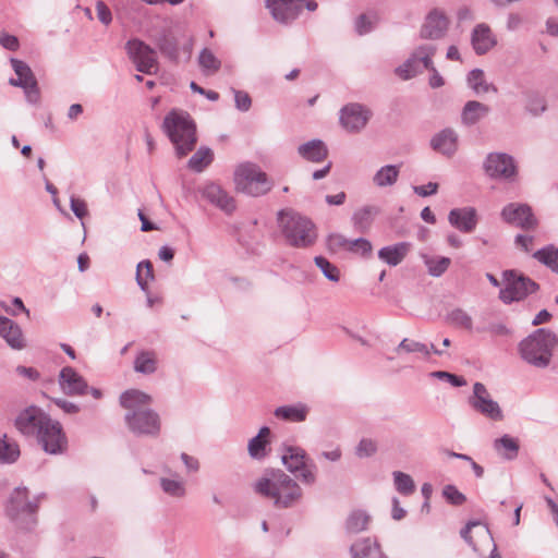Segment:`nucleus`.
<instances>
[{
  "mask_svg": "<svg viewBox=\"0 0 558 558\" xmlns=\"http://www.w3.org/2000/svg\"><path fill=\"white\" fill-rule=\"evenodd\" d=\"M0 45L10 51H16L20 48L17 37L5 32H0Z\"/></svg>",
  "mask_w": 558,
  "mask_h": 558,
  "instance_id": "nucleus-58",
  "label": "nucleus"
},
{
  "mask_svg": "<svg viewBox=\"0 0 558 558\" xmlns=\"http://www.w3.org/2000/svg\"><path fill=\"white\" fill-rule=\"evenodd\" d=\"M351 241L347 239L344 235L339 233H332L327 239V246L329 251L337 253L341 250L350 251L351 250Z\"/></svg>",
  "mask_w": 558,
  "mask_h": 558,
  "instance_id": "nucleus-51",
  "label": "nucleus"
},
{
  "mask_svg": "<svg viewBox=\"0 0 558 558\" xmlns=\"http://www.w3.org/2000/svg\"><path fill=\"white\" fill-rule=\"evenodd\" d=\"M448 220L456 229L464 233H470L477 225L476 210L473 207L451 209L448 215Z\"/></svg>",
  "mask_w": 558,
  "mask_h": 558,
  "instance_id": "nucleus-24",
  "label": "nucleus"
},
{
  "mask_svg": "<svg viewBox=\"0 0 558 558\" xmlns=\"http://www.w3.org/2000/svg\"><path fill=\"white\" fill-rule=\"evenodd\" d=\"M161 129L173 144L179 158L186 156L195 148L196 125L187 112L171 110L165 117Z\"/></svg>",
  "mask_w": 558,
  "mask_h": 558,
  "instance_id": "nucleus-3",
  "label": "nucleus"
},
{
  "mask_svg": "<svg viewBox=\"0 0 558 558\" xmlns=\"http://www.w3.org/2000/svg\"><path fill=\"white\" fill-rule=\"evenodd\" d=\"M304 2L305 0H267L266 5L276 21L289 23L299 16Z\"/></svg>",
  "mask_w": 558,
  "mask_h": 558,
  "instance_id": "nucleus-20",
  "label": "nucleus"
},
{
  "mask_svg": "<svg viewBox=\"0 0 558 558\" xmlns=\"http://www.w3.org/2000/svg\"><path fill=\"white\" fill-rule=\"evenodd\" d=\"M52 401L60 410H62L66 414H76L80 412V407L76 403L71 402L69 400H65L63 398H54L52 399Z\"/></svg>",
  "mask_w": 558,
  "mask_h": 558,
  "instance_id": "nucleus-59",
  "label": "nucleus"
},
{
  "mask_svg": "<svg viewBox=\"0 0 558 558\" xmlns=\"http://www.w3.org/2000/svg\"><path fill=\"white\" fill-rule=\"evenodd\" d=\"M500 215L507 223L525 230L534 229L537 225L531 207L526 204L510 203L502 208Z\"/></svg>",
  "mask_w": 558,
  "mask_h": 558,
  "instance_id": "nucleus-18",
  "label": "nucleus"
},
{
  "mask_svg": "<svg viewBox=\"0 0 558 558\" xmlns=\"http://www.w3.org/2000/svg\"><path fill=\"white\" fill-rule=\"evenodd\" d=\"M400 172L399 166L387 165L381 167L373 177V182L376 186L386 187L391 186L398 180Z\"/></svg>",
  "mask_w": 558,
  "mask_h": 558,
  "instance_id": "nucleus-37",
  "label": "nucleus"
},
{
  "mask_svg": "<svg viewBox=\"0 0 558 558\" xmlns=\"http://www.w3.org/2000/svg\"><path fill=\"white\" fill-rule=\"evenodd\" d=\"M395 352L397 354H400L402 352H407V353H421L425 357H428L432 353H434L436 355H441L442 354V351L438 350L437 348H435L434 344H430V347H428L425 343H422V342H418V341H415V340H410L408 338H404L398 344V347L395 349Z\"/></svg>",
  "mask_w": 558,
  "mask_h": 558,
  "instance_id": "nucleus-34",
  "label": "nucleus"
},
{
  "mask_svg": "<svg viewBox=\"0 0 558 558\" xmlns=\"http://www.w3.org/2000/svg\"><path fill=\"white\" fill-rule=\"evenodd\" d=\"M315 264L328 280L333 282L339 281V269L335 265H332L327 258L323 256H317L315 257Z\"/></svg>",
  "mask_w": 558,
  "mask_h": 558,
  "instance_id": "nucleus-49",
  "label": "nucleus"
},
{
  "mask_svg": "<svg viewBox=\"0 0 558 558\" xmlns=\"http://www.w3.org/2000/svg\"><path fill=\"white\" fill-rule=\"evenodd\" d=\"M234 92V100H235V107L240 111H248L252 106V99L250 95L242 90H233Z\"/></svg>",
  "mask_w": 558,
  "mask_h": 558,
  "instance_id": "nucleus-57",
  "label": "nucleus"
},
{
  "mask_svg": "<svg viewBox=\"0 0 558 558\" xmlns=\"http://www.w3.org/2000/svg\"><path fill=\"white\" fill-rule=\"evenodd\" d=\"M469 404L477 413L492 421H501L504 418L502 410L498 402L493 400L485 385L475 383L473 393L469 397Z\"/></svg>",
  "mask_w": 558,
  "mask_h": 558,
  "instance_id": "nucleus-14",
  "label": "nucleus"
},
{
  "mask_svg": "<svg viewBox=\"0 0 558 558\" xmlns=\"http://www.w3.org/2000/svg\"><path fill=\"white\" fill-rule=\"evenodd\" d=\"M378 214L379 208L374 205H367L359 208L353 213L351 218L353 228L361 233L367 232Z\"/></svg>",
  "mask_w": 558,
  "mask_h": 558,
  "instance_id": "nucleus-29",
  "label": "nucleus"
},
{
  "mask_svg": "<svg viewBox=\"0 0 558 558\" xmlns=\"http://www.w3.org/2000/svg\"><path fill=\"white\" fill-rule=\"evenodd\" d=\"M60 389L68 396L88 395V384L73 367L65 366L59 374Z\"/></svg>",
  "mask_w": 558,
  "mask_h": 558,
  "instance_id": "nucleus-21",
  "label": "nucleus"
},
{
  "mask_svg": "<svg viewBox=\"0 0 558 558\" xmlns=\"http://www.w3.org/2000/svg\"><path fill=\"white\" fill-rule=\"evenodd\" d=\"M490 112V108L477 100L468 101L461 112V123L465 126H473L481 120L486 118Z\"/></svg>",
  "mask_w": 558,
  "mask_h": 558,
  "instance_id": "nucleus-27",
  "label": "nucleus"
},
{
  "mask_svg": "<svg viewBox=\"0 0 558 558\" xmlns=\"http://www.w3.org/2000/svg\"><path fill=\"white\" fill-rule=\"evenodd\" d=\"M506 287L500 290L499 298L505 303L520 301L533 293L537 288V283L527 277L519 276L514 270L504 272Z\"/></svg>",
  "mask_w": 558,
  "mask_h": 558,
  "instance_id": "nucleus-11",
  "label": "nucleus"
},
{
  "mask_svg": "<svg viewBox=\"0 0 558 558\" xmlns=\"http://www.w3.org/2000/svg\"><path fill=\"white\" fill-rule=\"evenodd\" d=\"M392 475L395 487L400 494L408 496L415 490L414 481L409 474L401 471H395Z\"/></svg>",
  "mask_w": 558,
  "mask_h": 558,
  "instance_id": "nucleus-47",
  "label": "nucleus"
},
{
  "mask_svg": "<svg viewBox=\"0 0 558 558\" xmlns=\"http://www.w3.org/2000/svg\"><path fill=\"white\" fill-rule=\"evenodd\" d=\"M410 248L411 244L409 242H399L381 247L378 251V257L389 266H397L402 263L410 252Z\"/></svg>",
  "mask_w": 558,
  "mask_h": 558,
  "instance_id": "nucleus-28",
  "label": "nucleus"
},
{
  "mask_svg": "<svg viewBox=\"0 0 558 558\" xmlns=\"http://www.w3.org/2000/svg\"><path fill=\"white\" fill-rule=\"evenodd\" d=\"M151 397L141 390L131 389L120 397V404L126 410L125 423L136 435L157 436L160 432L159 415L148 408Z\"/></svg>",
  "mask_w": 558,
  "mask_h": 558,
  "instance_id": "nucleus-1",
  "label": "nucleus"
},
{
  "mask_svg": "<svg viewBox=\"0 0 558 558\" xmlns=\"http://www.w3.org/2000/svg\"><path fill=\"white\" fill-rule=\"evenodd\" d=\"M70 206L73 214L82 219L87 215V206L83 199L76 198L75 196H71Z\"/></svg>",
  "mask_w": 558,
  "mask_h": 558,
  "instance_id": "nucleus-60",
  "label": "nucleus"
},
{
  "mask_svg": "<svg viewBox=\"0 0 558 558\" xmlns=\"http://www.w3.org/2000/svg\"><path fill=\"white\" fill-rule=\"evenodd\" d=\"M372 111L361 104H349L340 110V124L349 133L361 132L368 123Z\"/></svg>",
  "mask_w": 558,
  "mask_h": 558,
  "instance_id": "nucleus-16",
  "label": "nucleus"
},
{
  "mask_svg": "<svg viewBox=\"0 0 558 558\" xmlns=\"http://www.w3.org/2000/svg\"><path fill=\"white\" fill-rule=\"evenodd\" d=\"M494 450L506 460H513L519 453V441L510 435H504L493 442Z\"/></svg>",
  "mask_w": 558,
  "mask_h": 558,
  "instance_id": "nucleus-33",
  "label": "nucleus"
},
{
  "mask_svg": "<svg viewBox=\"0 0 558 558\" xmlns=\"http://www.w3.org/2000/svg\"><path fill=\"white\" fill-rule=\"evenodd\" d=\"M143 269H145V277L147 279L153 280L154 279V270H153L151 263L149 260H142L141 263H138V265L136 267V281H137V284L140 286V288L144 292H147L148 291V284H147V281L145 279H143V276H142Z\"/></svg>",
  "mask_w": 558,
  "mask_h": 558,
  "instance_id": "nucleus-50",
  "label": "nucleus"
},
{
  "mask_svg": "<svg viewBox=\"0 0 558 558\" xmlns=\"http://www.w3.org/2000/svg\"><path fill=\"white\" fill-rule=\"evenodd\" d=\"M379 546L371 538H363L351 546L353 558H375L378 556Z\"/></svg>",
  "mask_w": 558,
  "mask_h": 558,
  "instance_id": "nucleus-39",
  "label": "nucleus"
},
{
  "mask_svg": "<svg viewBox=\"0 0 558 558\" xmlns=\"http://www.w3.org/2000/svg\"><path fill=\"white\" fill-rule=\"evenodd\" d=\"M199 66L207 73H215L220 69L221 62L207 48H204L198 57Z\"/></svg>",
  "mask_w": 558,
  "mask_h": 558,
  "instance_id": "nucleus-48",
  "label": "nucleus"
},
{
  "mask_svg": "<svg viewBox=\"0 0 558 558\" xmlns=\"http://www.w3.org/2000/svg\"><path fill=\"white\" fill-rule=\"evenodd\" d=\"M449 24L450 21L445 11L433 9L428 12L421 26L420 36L423 39H441L446 36Z\"/></svg>",
  "mask_w": 558,
  "mask_h": 558,
  "instance_id": "nucleus-17",
  "label": "nucleus"
},
{
  "mask_svg": "<svg viewBox=\"0 0 558 558\" xmlns=\"http://www.w3.org/2000/svg\"><path fill=\"white\" fill-rule=\"evenodd\" d=\"M471 43L477 54H484L496 45V38L489 26L485 23L477 24L471 36Z\"/></svg>",
  "mask_w": 558,
  "mask_h": 558,
  "instance_id": "nucleus-26",
  "label": "nucleus"
},
{
  "mask_svg": "<svg viewBox=\"0 0 558 558\" xmlns=\"http://www.w3.org/2000/svg\"><path fill=\"white\" fill-rule=\"evenodd\" d=\"M493 337H507L511 335V330L504 323H490L486 329Z\"/></svg>",
  "mask_w": 558,
  "mask_h": 558,
  "instance_id": "nucleus-61",
  "label": "nucleus"
},
{
  "mask_svg": "<svg viewBox=\"0 0 558 558\" xmlns=\"http://www.w3.org/2000/svg\"><path fill=\"white\" fill-rule=\"evenodd\" d=\"M156 45L166 58L173 62L189 61L192 57L193 37L181 29H168L156 40Z\"/></svg>",
  "mask_w": 558,
  "mask_h": 558,
  "instance_id": "nucleus-7",
  "label": "nucleus"
},
{
  "mask_svg": "<svg viewBox=\"0 0 558 558\" xmlns=\"http://www.w3.org/2000/svg\"><path fill=\"white\" fill-rule=\"evenodd\" d=\"M213 161V151L208 147H201L189 160V168L202 172Z\"/></svg>",
  "mask_w": 558,
  "mask_h": 558,
  "instance_id": "nucleus-45",
  "label": "nucleus"
},
{
  "mask_svg": "<svg viewBox=\"0 0 558 558\" xmlns=\"http://www.w3.org/2000/svg\"><path fill=\"white\" fill-rule=\"evenodd\" d=\"M129 58L138 72L153 74L158 69L156 51L140 39H131L125 46Z\"/></svg>",
  "mask_w": 558,
  "mask_h": 558,
  "instance_id": "nucleus-13",
  "label": "nucleus"
},
{
  "mask_svg": "<svg viewBox=\"0 0 558 558\" xmlns=\"http://www.w3.org/2000/svg\"><path fill=\"white\" fill-rule=\"evenodd\" d=\"M157 364L158 360L155 351H141L134 360V371L136 373L150 375L157 371Z\"/></svg>",
  "mask_w": 558,
  "mask_h": 558,
  "instance_id": "nucleus-35",
  "label": "nucleus"
},
{
  "mask_svg": "<svg viewBox=\"0 0 558 558\" xmlns=\"http://www.w3.org/2000/svg\"><path fill=\"white\" fill-rule=\"evenodd\" d=\"M48 417L39 408L33 405L17 415L15 426L23 435L36 436Z\"/></svg>",
  "mask_w": 558,
  "mask_h": 558,
  "instance_id": "nucleus-19",
  "label": "nucleus"
},
{
  "mask_svg": "<svg viewBox=\"0 0 558 558\" xmlns=\"http://www.w3.org/2000/svg\"><path fill=\"white\" fill-rule=\"evenodd\" d=\"M37 501L28 499V490L26 487H16L5 506L8 517L19 523L24 529H31L35 524L34 514L37 511Z\"/></svg>",
  "mask_w": 558,
  "mask_h": 558,
  "instance_id": "nucleus-8",
  "label": "nucleus"
},
{
  "mask_svg": "<svg viewBox=\"0 0 558 558\" xmlns=\"http://www.w3.org/2000/svg\"><path fill=\"white\" fill-rule=\"evenodd\" d=\"M96 11H97V17L98 20L105 24L109 25L112 21L111 11L102 1H97L96 3Z\"/></svg>",
  "mask_w": 558,
  "mask_h": 558,
  "instance_id": "nucleus-62",
  "label": "nucleus"
},
{
  "mask_svg": "<svg viewBox=\"0 0 558 558\" xmlns=\"http://www.w3.org/2000/svg\"><path fill=\"white\" fill-rule=\"evenodd\" d=\"M468 83L476 94L497 92L493 84L486 82L484 71L481 69H474L469 73Z\"/></svg>",
  "mask_w": 558,
  "mask_h": 558,
  "instance_id": "nucleus-40",
  "label": "nucleus"
},
{
  "mask_svg": "<svg viewBox=\"0 0 558 558\" xmlns=\"http://www.w3.org/2000/svg\"><path fill=\"white\" fill-rule=\"evenodd\" d=\"M11 65L17 75V78H11L10 84L19 87H34L35 75L27 63L19 59H11Z\"/></svg>",
  "mask_w": 558,
  "mask_h": 558,
  "instance_id": "nucleus-31",
  "label": "nucleus"
},
{
  "mask_svg": "<svg viewBox=\"0 0 558 558\" xmlns=\"http://www.w3.org/2000/svg\"><path fill=\"white\" fill-rule=\"evenodd\" d=\"M430 147L436 153L451 158L458 151L459 135L453 129L446 128L432 136Z\"/></svg>",
  "mask_w": 558,
  "mask_h": 558,
  "instance_id": "nucleus-22",
  "label": "nucleus"
},
{
  "mask_svg": "<svg viewBox=\"0 0 558 558\" xmlns=\"http://www.w3.org/2000/svg\"><path fill=\"white\" fill-rule=\"evenodd\" d=\"M202 196L222 211L231 214L235 209V202L220 185L208 183L202 189Z\"/></svg>",
  "mask_w": 558,
  "mask_h": 558,
  "instance_id": "nucleus-23",
  "label": "nucleus"
},
{
  "mask_svg": "<svg viewBox=\"0 0 558 558\" xmlns=\"http://www.w3.org/2000/svg\"><path fill=\"white\" fill-rule=\"evenodd\" d=\"M36 438L47 453L59 454L66 449L68 441L61 424L50 417L36 435Z\"/></svg>",
  "mask_w": 558,
  "mask_h": 558,
  "instance_id": "nucleus-15",
  "label": "nucleus"
},
{
  "mask_svg": "<svg viewBox=\"0 0 558 558\" xmlns=\"http://www.w3.org/2000/svg\"><path fill=\"white\" fill-rule=\"evenodd\" d=\"M270 428L263 426L258 434L253 437L247 445V451L252 459L262 460L267 456V447L269 446L268 437Z\"/></svg>",
  "mask_w": 558,
  "mask_h": 558,
  "instance_id": "nucleus-30",
  "label": "nucleus"
},
{
  "mask_svg": "<svg viewBox=\"0 0 558 558\" xmlns=\"http://www.w3.org/2000/svg\"><path fill=\"white\" fill-rule=\"evenodd\" d=\"M413 191L416 195L421 197H427L430 195H434L438 191V183L435 182H428L425 185H416L413 186Z\"/></svg>",
  "mask_w": 558,
  "mask_h": 558,
  "instance_id": "nucleus-63",
  "label": "nucleus"
},
{
  "mask_svg": "<svg viewBox=\"0 0 558 558\" xmlns=\"http://www.w3.org/2000/svg\"><path fill=\"white\" fill-rule=\"evenodd\" d=\"M278 222L287 242L292 246H311L317 238L313 222L291 209L279 211Z\"/></svg>",
  "mask_w": 558,
  "mask_h": 558,
  "instance_id": "nucleus-5",
  "label": "nucleus"
},
{
  "mask_svg": "<svg viewBox=\"0 0 558 558\" xmlns=\"http://www.w3.org/2000/svg\"><path fill=\"white\" fill-rule=\"evenodd\" d=\"M433 377L438 379H445L449 381L454 387H461L466 384L465 379L461 376H457L454 374L445 372V371H436L430 374Z\"/></svg>",
  "mask_w": 558,
  "mask_h": 558,
  "instance_id": "nucleus-55",
  "label": "nucleus"
},
{
  "mask_svg": "<svg viewBox=\"0 0 558 558\" xmlns=\"http://www.w3.org/2000/svg\"><path fill=\"white\" fill-rule=\"evenodd\" d=\"M0 336L8 345L14 350L25 348V339L21 327L14 320L5 316H0Z\"/></svg>",
  "mask_w": 558,
  "mask_h": 558,
  "instance_id": "nucleus-25",
  "label": "nucleus"
},
{
  "mask_svg": "<svg viewBox=\"0 0 558 558\" xmlns=\"http://www.w3.org/2000/svg\"><path fill=\"white\" fill-rule=\"evenodd\" d=\"M533 257L558 274V248L554 245H548L536 251Z\"/></svg>",
  "mask_w": 558,
  "mask_h": 558,
  "instance_id": "nucleus-43",
  "label": "nucleus"
},
{
  "mask_svg": "<svg viewBox=\"0 0 558 558\" xmlns=\"http://www.w3.org/2000/svg\"><path fill=\"white\" fill-rule=\"evenodd\" d=\"M558 337L546 328L536 329L519 343L521 357L529 364L545 368L550 364Z\"/></svg>",
  "mask_w": 558,
  "mask_h": 558,
  "instance_id": "nucleus-4",
  "label": "nucleus"
},
{
  "mask_svg": "<svg viewBox=\"0 0 558 558\" xmlns=\"http://www.w3.org/2000/svg\"><path fill=\"white\" fill-rule=\"evenodd\" d=\"M442 496L446 498V500L453 505V506H460L465 502L466 497L464 494H462L454 485H446L442 488Z\"/></svg>",
  "mask_w": 558,
  "mask_h": 558,
  "instance_id": "nucleus-53",
  "label": "nucleus"
},
{
  "mask_svg": "<svg viewBox=\"0 0 558 558\" xmlns=\"http://www.w3.org/2000/svg\"><path fill=\"white\" fill-rule=\"evenodd\" d=\"M372 243L364 238H359L351 241V250L349 252L359 253L362 256H367L372 253Z\"/></svg>",
  "mask_w": 558,
  "mask_h": 558,
  "instance_id": "nucleus-54",
  "label": "nucleus"
},
{
  "mask_svg": "<svg viewBox=\"0 0 558 558\" xmlns=\"http://www.w3.org/2000/svg\"><path fill=\"white\" fill-rule=\"evenodd\" d=\"M374 28V21L366 14H361L355 20V31L359 35H365Z\"/></svg>",
  "mask_w": 558,
  "mask_h": 558,
  "instance_id": "nucleus-56",
  "label": "nucleus"
},
{
  "mask_svg": "<svg viewBox=\"0 0 558 558\" xmlns=\"http://www.w3.org/2000/svg\"><path fill=\"white\" fill-rule=\"evenodd\" d=\"M298 153L312 162H320L327 157V147L320 140H312L299 146Z\"/></svg>",
  "mask_w": 558,
  "mask_h": 558,
  "instance_id": "nucleus-32",
  "label": "nucleus"
},
{
  "mask_svg": "<svg viewBox=\"0 0 558 558\" xmlns=\"http://www.w3.org/2000/svg\"><path fill=\"white\" fill-rule=\"evenodd\" d=\"M436 52V47L432 44H425L416 47L411 56L396 69V74L402 80H409L432 68V58Z\"/></svg>",
  "mask_w": 558,
  "mask_h": 558,
  "instance_id": "nucleus-10",
  "label": "nucleus"
},
{
  "mask_svg": "<svg viewBox=\"0 0 558 558\" xmlns=\"http://www.w3.org/2000/svg\"><path fill=\"white\" fill-rule=\"evenodd\" d=\"M287 470L295 475L304 485H314L317 468L308 462L305 451L300 447H287L281 457Z\"/></svg>",
  "mask_w": 558,
  "mask_h": 558,
  "instance_id": "nucleus-9",
  "label": "nucleus"
},
{
  "mask_svg": "<svg viewBox=\"0 0 558 558\" xmlns=\"http://www.w3.org/2000/svg\"><path fill=\"white\" fill-rule=\"evenodd\" d=\"M481 526L480 522L471 521L469 522L465 527H463L460 532L461 537L475 550L477 551V545L473 542L472 537L470 536L471 530L473 527Z\"/></svg>",
  "mask_w": 558,
  "mask_h": 558,
  "instance_id": "nucleus-64",
  "label": "nucleus"
},
{
  "mask_svg": "<svg viewBox=\"0 0 558 558\" xmlns=\"http://www.w3.org/2000/svg\"><path fill=\"white\" fill-rule=\"evenodd\" d=\"M485 173L495 180L512 182L518 168L512 156L506 153H489L483 163Z\"/></svg>",
  "mask_w": 558,
  "mask_h": 558,
  "instance_id": "nucleus-12",
  "label": "nucleus"
},
{
  "mask_svg": "<svg viewBox=\"0 0 558 558\" xmlns=\"http://www.w3.org/2000/svg\"><path fill=\"white\" fill-rule=\"evenodd\" d=\"M275 416L290 422H303L307 415V408L302 404L283 405L275 410Z\"/></svg>",
  "mask_w": 558,
  "mask_h": 558,
  "instance_id": "nucleus-38",
  "label": "nucleus"
},
{
  "mask_svg": "<svg viewBox=\"0 0 558 558\" xmlns=\"http://www.w3.org/2000/svg\"><path fill=\"white\" fill-rule=\"evenodd\" d=\"M255 492L272 500L277 508H290L296 505L303 495L300 485L281 470H271L256 481Z\"/></svg>",
  "mask_w": 558,
  "mask_h": 558,
  "instance_id": "nucleus-2",
  "label": "nucleus"
},
{
  "mask_svg": "<svg viewBox=\"0 0 558 558\" xmlns=\"http://www.w3.org/2000/svg\"><path fill=\"white\" fill-rule=\"evenodd\" d=\"M369 517L362 510H355L350 513L347 519V531L355 534L366 529Z\"/></svg>",
  "mask_w": 558,
  "mask_h": 558,
  "instance_id": "nucleus-46",
  "label": "nucleus"
},
{
  "mask_svg": "<svg viewBox=\"0 0 558 558\" xmlns=\"http://www.w3.org/2000/svg\"><path fill=\"white\" fill-rule=\"evenodd\" d=\"M446 320L457 328H464L466 330H472L473 328L472 316L460 307L450 311L446 316Z\"/></svg>",
  "mask_w": 558,
  "mask_h": 558,
  "instance_id": "nucleus-44",
  "label": "nucleus"
},
{
  "mask_svg": "<svg viewBox=\"0 0 558 558\" xmlns=\"http://www.w3.org/2000/svg\"><path fill=\"white\" fill-rule=\"evenodd\" d=\"M377 452V442L371 438H363L355 448V454L363 459L374 456Z\"/></svg>",
  "mask_w": 558,
  "mask_h": 558,
  "instance_id": "nucleus-52",
  "label": "nucleus"
},
{
  "mask_svg": "<svg viewBox=\"0 0 558 558\" xmlns=\"http://www.w3.org/2000/svg\"><path fill=\"white\" fill-rule=\"evenodd\" d=\"M21 454L17 442L7 435L0 436V463H14Z\"/></svg>",
  "mask_w": 558,
  "mask_h": 558,
  "instance_id": "nucleus-36",
  "label": "nucleus"
},
{
  "mask_svg": "<svg viewBox=\"0 0 558 558\" xmlns=\"http://www.w3.org/2000/svg\"><path fill=\"white\" fill-rule=\"evenodd\" d=\"M422 259L427 267L428 274L433 277H440L447 271L451 264V259L444 256L435 257L423 254Z\"/></svg>",
  "mask_w": 558,
  "mask_h": 558,
  "instance_id": "nucleus-41",
  "label": "nucleus"
},
{
  "mask_svg": "<svg viewBox=\"0 0 558 558\" xmlns=\"http://www.w3.org/2000/svg\"><path fill=\"white\" fill-rule=\"evenodd\" d=\"M234 183L238 191L251 196H260L268 193L272 183L267 174L254 163H242L234 172Z\"/></svg>",
  "mask_w": 558,
  "mask_h": 558,
  "instance_id": "nucleus-6",
  "label": "nucleus"
},
{
  "mask_svg": "<svg viewBox=\"0 0 558 558\" xmlns=\"http://www.w3.org/2000/svg\"><path fill=\"white\" fill-rule=\"evenodd\" d=\"M160 487L165 494L173 498H183L186 495L185 482L182 478H160Z\"/></svg>",
  "mask_w": 558,
  "mask_h": 558,
  "instance_id": "nucleus-42",
  "label": "nucleus"
}]
</instances>
